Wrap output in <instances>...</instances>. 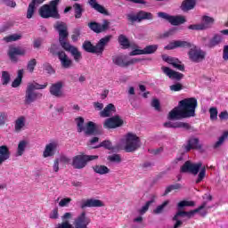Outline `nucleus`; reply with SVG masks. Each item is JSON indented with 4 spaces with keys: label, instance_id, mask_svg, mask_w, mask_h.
<instances>
[{
    "label": "nucleus",
    "instance_id": "obj_1",
    "mask_svg": "<svg viewBox=\"0 0 228 228\" xmlns=\"http://www.w3.org/2000/svg\"><path fill=\"white\" fill-rule=\"evenodd\" d=\"M197 106V100L193 97L180 101L178 107L172 110V119L181 120V118H191V117H195Z\"/></svg>",
    "mask_w": 228,
    "mask_h": 228
},
{
    "label": "nucleus",
    "instance_id": "obj_2",
    "mask_svg": "<svg viewBox=\"0 0 228 228\" xmlns=\"http://www.w3.org/2000/svg\"><path fill=\"white\" fill-rule=\"evenodd\" d=\"M54 28L59 32V42L62 49H64L65 51H68V53H70L75 61H77V63H79L83 56L81 55V52H79V50H77L76 46H72L69 42H67V38H69V31L67 30V24H65L64 22L59 21L55 23Z\"/></svg>",
    "mask_w": 228,
    "mask_h": 228
},
{
    "label": "nucleus",
    "instance_id": "obj_3",
    "mask_svg": "<svg viewBox=\"0 0 228 228\" xmlns=\"http://www.w3.org/2000/svg\"><path fill=\"white\" fill-rule=\"evenodd\" d=\"M142 147V141L140 137L134 133H127L120 140L118 149L125 151L126 152H134Z\"/></svg>",
    "mask_w": 228,
    "mask_h": 228
},
{
    "label": "nucleus",
    "instance_id": "obj_4",
    "mask_svg": "<svg viewBox=\"0 0 228 228\" xmlns=\"http://www.w3.org/2000/svg\"><path fill=\"white\" fill-rule=\"evenodd\" d=\"M202 209H209V207H207V203L204 202L202 205H200L198 208L194 210H191L189 212L179 210L175 216L173 217V220H175V224L173 228H179L181 225H183V221H181L180 218H193L197 213H200L201 216H206L208 215V212L206 210ZM201 211V212H200Z\"/></svg>",
    "mask_w": 228,
    "mask_h": 228
},
{
    "label": "nucleus",
    "instance_id": "obj_5",
    "mask_svg": "<svg viewBox=\"0 0 228 228\" xmlns=\"http://www.w3.org/2000/svg\"><path fill=\"white\" fill-rule=\"evenodd\" d=\"M111 40V36H106L102 38L96 45H92L91 42L86 41L83 44V49L86 51V53H93V54H97V56H101L102 53H104V47L110 43Z\"/></svg>",
    "mask_w": 228,
    "mask_h": 228
},
{
    "label": "nucleus",
    "instance_id": "obj_6",
    "mask_svg": "<svg viewBox=\"0 0 228 228\" xmlns=\"http://www.w3.org/2000/svg\"><path fill=\"white\" fill-rule=\"evenodd\" d=\"M45 88H47V83H45L44 85H40L36 82L28 84L25 96L27 104H31V102H35L37 99H40L42 97V94L37 93L35 90H44Z\"/></svg>",
    "mask_w": 228,
    "mask_h": 228
},
{
    "label": "nucleus",
    "instance_id": "obj_7",
    "mask_svg": "<svg viewBox=\"0 0 228 228\" xmlns=\"http://www.w3.org/2000/svg\"><path fill=\"white\" fill-rule=\"evenodd\" d=\"M60 0H52L50 4H45L39 8V15L42 19H59L60 14L58 13V4Z\"/></svg>",
    "mask_w": 228,
    "mask_h": 228
},
{
    "label": "nucleus",
    "instance_id": "obj_8",
    "mask_svg": "<svg viewBox=\"0 0 228 228\" xmlns=\"http://www.w3.org/2000/svg\"><path fill=\"white\" fill-rule=\"evenodd\" d=\"M58 51V45H53L50 48V53L52 54H57L58 58L61 61V67L64 69H69V67H72V60H70L65 52H57Z\"/></svg>",
    "mask_w": 228,
    "mask_h": 228
},
{
    "label": "nucleus",
    "instance_id": "obj_9",
    "mask_svg": "<svg viewBox=\"0 0 228 228\" xmlns=\"http://www.w3.org/2000/svg\"><path fill=\"white\" fill-rule=\"evenodd\" d=\"M213 22H215V19H213L209 16H203L202 23L190 25L189 28L196 30V31H200L202 29H208V28H211V26H213Z\"/></svg>",
    "mask_w": 228,
    "mask_h": 228
},
{
    "label": "nucleus",
    "instance_id": "obj_10",
    "mask_svg": "<svg viewBox=\"0 0 228 228\" xmlns=\"http://www.w3.org/2000/svg\"><path fill=\"white\" fill-rule=\"evenodd\" d=\"M200 168H202V162L191 163L190 161H186L181 167V172H189L190 174H192V175H197Z\"/></svg>",
    "mask_w": 228,
    "mask_h": 228
},
{
    "label": "nucleus",
    "instance_id": "obj_11",
    "mask_svg": "<svg viewBox=\"0 0 228 228\" xmlns=\"http://www.w3.org/2000/svg\"><path fill=\"white\" fill-rule=\"evenodd\" d=\"M92 219L86 216V212L80 213L74 221L75 228H88Z\"/></svg>",
    "mask_w": 228,
    "mask_h": 228
},
{
    "label": "nucleus",
    "instance_id": "obj_12",
    "mask_svg": "<svg viewBox=\"0 0 228 228\" xmlns=\"http://www.w3.org/2000/svg\"><path fill=\"white\" fill-rule=\"evenodd\" d=\"M63 86L64 84L62 81H58L53 83L49 87L50 95L56 97L57 99H61L63 97Z\"/></svg>",
    "mask_w": 228,
    "mask_h": 228
},
{
    "label": "nucleus",
    "instance_id": "obj_13",
    "mask_svg": "<svg viewBox=\"0 0 228 228\" xmlns=\"http://www.w3.org/2000/svg\"><path fill=\"white\" fill-rule=\"evenodd\" d=\"M189 58L194 63H200L206 58V52L197 47L191 48L189 51Z\"/></svg>",
    "mask_w": 228,
    "mask_h": 228
},
{
    "label": "nucleus",
    "instance_id": "obj_14",
    "mask_svg": "<svg viewBox=\"0 0 228 228\" xmlns=\"http://www.w3.org/2000/svg\"><path fill=\"white\" fill-rule=\"evenodd\" d=\"M127 19L130 22H140L143 20H152V13L141 11L137 14H128Z\"/></svg>",
    "mask_w": 228,
    "mask_h": 228
},
{
    "label": "nucleus",
    "instance_id": "obj_15",
    "mask_svg": "<svg viewBox=\"0 0 228 228\" xmlns=\"http://www.w3.org/2000/svg\"><path fill=\"white\" fill-rule=\"evenodd\" d=\"M26 48L22 47H10L8 51V56L12 61H18L17 56H26Z\"/></svg>",
    "mask_w": 228,
    "mask_h": 228
},
{
    "label": "nucleus",
    "instance_id": "obj_16",
    "mask_svg": "<svg viewBox=\"0 0 228 228\" xmlns=\"http://www.w3.org/2000/svg\"><path fill=\"white\" fill-rule=\"evenodd\" d=\"M124 124V121L120 117L115 116L110 118H107L103 124L106 129H115L117 127H120Z\"/></svg>",
    "mask_w": 228,
    "mask_h": 228
},
{
    "label": "nucleus",
    "instance_id": "obj_17",
    "mask_svg": "<svg viewBox=\"0 0 228 228\" xmlns=\"http://www.w3.org/2000/svg\"><path fill=\"white\" fill-rule=\"evenodd\" d=\"M112 61L118 67H129V65H133L134 63L133 60H127L126 55H114Z\"/></svg>",
    "mask_w": 228,
    "mask_h": 228
},
{
    "label": "nucleus",
    "instance_id": "obj_18",
    "mask_svg": "<svg viewBox=\"0 0 228 228\" xmlns=\"http://www.w3.org/2000/svg\"><path fill=\"white\" fill-rule=\"evenodd\" d=\"M102 206H104V203L96 199L82 200L80 202L82 209H85V208H102Z\"/></svg>",
    "mask_w": 228,
    "mask_h": 228
},
{
    "label": "nucleus",
    "instance_id": "obj_19",
    "mask_svg": "<svg viewBox=\"0 0 228 228\" xmlns=\"http://www.w3.org/2000/svg\"><path fill=\"white\" fill-rule=\"evenodd\" d=\"M58 149L57 142H51L47 143L43 151V158H53L56 154V150Z\"/></svg>",
    "mask_w": 228,
    "mask_h": 228
},
{
    "label": "nucleus",
    "instance_id": "obj_20",
    "mask_svg": "<svg viewBox=\"0 0 228 228\" xmlns=\"http://www.w3.org/2000/svg\"><path fill=\"white\" fill-rule=\"evenodd\" d=\"M158 51V45H148L144 49H135L130 53V56H137L138 54H153Z\"/></svg>",
    "mask_w": 228,
    "mask_h": 228
},
{
    "label": "nucleus",
    "instance_id": "obj_21",
    "mask_svg": "<svg viewBox=\"0 0 228 228\" xmlns=\"http://www.w3.org/2000/svg\"><path fill=\"white\" fill-rule=\"evenodd\" d=\"M88 26L92 31H94V33H102V31H106V29L110 28V22L105 20L102 24H99L94 21L90 22Z\"/></svg>",
    "mask_w": 228,
    "mask_h": 228
},
{
    "label": "nucleus",
    "instance_id": "obj_22",
    "mask_svg": "<svg viewBox=\"0 0 228 228\" xmlns=\"http://www.w3.org/2000/svg\"><path fill=\"white\" fill-rule=\"evenodd\" d=\"M72 167L77 169L85 168L86 167L85 154H80L73 157Z\"/></svg>",
    "mask_w": 228,
    "mask_h": 228
},
{
    "label": "nucleus",
    "instance_id": "obj_23",
    "mask_svg": "<svg viewBox=\"0 0 228 228\" xmlns=\"http://www.w3.org/2000/svg\"><path fill=\"white\" fill-rule=\"evenodd\" d=\"M115 111H117L115 105H113V103H109L102 110H101L100 116L106 118L107 117H111Z\"/></svg>",
    "mask_w": 228,
    "mask_h": 228
},
{
    "label": "nucleus",
    "instance_id": "obj_24",
    "mask_svg": "<svg viewBox=\"0 0 228 228\" xmlns=\"http://www.w3.org/2000/svg\"><path fill=\"white\" fill-rule=\"evenodd\" d=\"M10 149H8L6 145L0 146V167L4 161L10 159Z\"/></svg>",
    "mask_w": 228,
    "mask_h": 228
},
{
    "label": "nucleus",
    "instance_id": "obj_25",
    "mask_svg": "<svg viewBox=\"0 0 228 228\" xmlns=\"http://www.w3.org/2000/svg\"><path fill=\"white\" fill-rule=\"evenodd\" d=\"M26 126V117L20 116L14 121V131L15 133H20Z\"/></svg>",
    "mask_w": 228,
    "mask_h": 228
},
{
    "label": "nucleus",
    "instance_id": "obj_26",
    "mask_svg": "<svg viewBox=\"0 0 228 228\" xmlns=\"http://www.w3.org/2000/svg\"><path fill=\"white\" fill-rule=\"evenodd\" d=\"M28 142L26 140H21L19 142L15 153L16 158H20V156H24V152H26V149H28Z\"/></svg>",
    "mask_w": 228,
    "mask_h": 228
},
{
    "label": "nucleus",
    "instance_id": "obj_27",
    "mask_svg": "<svg viewBox=\"0 0 228 228\" xmlns=\"http://www.w3.org/2000/svg\"><path fill=\"white\" fill-rule=\"evenodd\" d=\"M179 47L183 49H190V47H191V43L183 40H175L172 42V49H177Z\"/></svg>",
    "mask_w": 228,
    "mask_h": 228
},
{
    "label": "nucleus",
    "instance_id": "obj_28",
    "mask_svg": "<svg viewBox=\"0 0 228 228\" xmlns=\"http://www.w3.org/2000/svg\"><path fill=\"white\" fill-rule=\"evenodd\" d=\"M195 4H197V0H184L181 8L183 12H190V10H193L195 8Z\"/></svg>",
    "mask_w": 228,
    "mask_h": 228
},
{
    "label": "nucleus",
    "instance_id": "obj_29",
    "mask_svg": "<svg viewBox=\"0 0 228 228\" xmlns=\"http://www.w3.org/2000/svg\"><path fill=\"white\" fill-rule=\"evenodd\" d=\"M93 170L95 174H99V175H105V174H110V168L103 165H95L93 167Z\"/></svg>",
    "mask_w": 228,
    "mask_h": 228
},
{
    "label": "nucleus",
    "instance_id": "obj_30",
    "mask_svg": "<svg viewBox=\"0 0 228 228\" xmlns=\"http://www.w3.org/2000/svg\"><path fill=\"white\" fill-rule=\"evenodd\" d=\"M200 144L199 143V139L192 138L188 141L187 145L185 146V151L189 152L191 149H200Z\"/></svg>",
    "mask_w": 228,
    "mask_h": 228
},
{
    "label": "nucleus",
    "instance_id": "obj_31",
    "mask_svg": "<svg viewBox=\"0 0 228 228\" xmlns=\"http://www.w3.org/2000/svg\"><path fill=\"white\" fill-rule=\"evenodd\" d=\"M22 76H24V69H19L18 77L12 83V88H18V86H20V84L22 83Z\"/></svg>",
    "mask_w": 228,
    "mask_h": 228
},
{
    "label": "nucleus",
    "instance_id": "obj_32",
    "mask_svg": "<svg viewBox=\"0 0 228 228\" xmlns=\"http://www.w3.org/2000/svg\"><path fill=\"white\" fill-rule=\"evenodd\" d=\"M172 67L176 70L184 72V64L181 61H179V59L177 58H172Z\"/></svg>",
    "mask_w": 228,
    "mask_h": 228
},
{
    "label": "nucleus",
    "instance_id": "obj_33",
    "mask_svg": "<svg viewBox=\"0 0 228 228\" xmlns=\"http://www.w3.org/2000/svg\"><path fill=\"white\" fill-rule=\"evenodd\" d=\"M89 4L96 10V12H99L100 13H106V9L102 7V5L99 4L97 1L95 0H89Z\"/></svg>",
    "mask_w": 228,
    "mask_h": 228
},
{
    "label": "nucleus",
    "instance_id": "obj_34",
    "mask_svg": "<svg viewBox=\"0 0 228 228\" xmlns=\"http://www.w3.org/2000/svg\"><path fill=\"white\" fill-rule=\"evenodd\" d=\"M96 126L94 122L89 121L84 128L86 134H94L95 133Z\"/></svg>",
    "mask_w": 228,
    "mask_h": 228
},
{
    "label": "nucleus",
    "instance_id": "obj_35",
    "mask_svg": "<svg viewBox=\"0 0 228 228\" xmlns=\"http://www.w3.org/2000/svg\"><path fill=\"white\" fill-rule=\"evenodd\" d=\"M22 38V34H12L4 37V42L7 44L10 42H17V40H20Z\"/></svg>",
    "mask_w": 228,
    "mask_h": 228
},
{
    "label": "nucleus",
    "instance_id": "obj_36",
    "mask_svg": "<svg viewBox=\"0 0 228 228\" xmlns=\"http://www.w3.org/2000/svg\"><path fill=\"white\" fill-rule=\"evenodd\" d=\"M170 204V200L164 201L161 205L158 206L154 210V215H161L163 211H165V208H167Z\"/></svg>",
    "mask_w": 228,
    "mask_h": 228
},
{
    "label": "nucleus",
    "instance_id": "obj_37",
    "mask_svg": "<svg viewBox=\"0 0 228 228\" xmlns=\"http://www.w3.org/2000/svg\"><path fill=\"white\" fill-rule=\"evenodd\" d=\"M193 206H195V202L188 200H182L177 204L178 210H181L183 208H193Z\"/></svg>",
    "mask_w": 228,
    "mask_h": 228
},
{
    "label": "nucleus",
    "instance_id": "obj_38",
    "mask_svg": "<svg viewBox=\"0 0 228 228\" xmlns=\"http://www.w3.org/2000/svg\"><path fill=\"white\" fill-rule=\"evenodd\" d=\"M75 122L77 124V131L78 133H83V131H85V118H77L75 119Z\"/></svg>",
    "mask_w": 228,
    "mask_h": 228
},
{
    "label": "nucleus",
    "instance_id": "obj_39",
    "mask_svg": "<svg viewBox=\"0 0 228 228\" xmlns=\"http://www.w3.org/2000/svg\"><path fill=\"white\" fill-rule=\"evenodd\" d=\"M186 20L183 16H172V25L179 26V24H184Z\"/></svg>",
    "mask_w": 228,
    "mask_h": 228
},
{
    "label": "nucleus",
    "instance_id": "obj_40",
    "mask_svg": "<svg viewBox=\"0 0 228 228\" xmlns=\"http://www.w3.org/2000/svg\"><path fill=\"white\" fill-rule=\"evenodd\" d=\"M224 38L220 35H216L209 42L208 45L209 47H215L216 45H218L222 42Z\"/></svg>",
    "mask_w": 228,
    "mask_h": 228
},
{
    "label": "nucleus",
    "instance_id": "obj_41",
    "mask_svg": "<svg viewBox=\"0 0 228 228\" xmlns=\"http://www.w3.org/2000/svg\"><path fill=\"white\" fill-rule=\"evenodd\" d=\"M228 138V132H224L222 136L219 137L218 141L214 144V149H218Z\"/></svg>",
    "mask_w": 228,
    "mask_h": 228
},
{
    "label": "nucleus",
    "instance_id": "obj_42",
    "mask_svg": "<svg viewBox=\"0 0 228 228\" xmlns=\"http://www.w3.org/2000/svg\"><path fill=\"white\" fill-rule=\"evenodd\" d=\"M118 43L120 45H122V47H124V49H127V47H129V39H127V37L124 35H120L118 37Z\"/></svg>",
    "mask_w": 228,
    "mask_h": 228
},
{
    "label": "nucleus",
    "instance_id": "obj_43",
    "mask_svg": "<svg viewBox=\"0 0 228 228\" xmlns=\"http://www.w3.org/2000/svg\"><path fill=\"white\" fill-rule=\"evenodd\" d=\"M71 202H72L71 198H69V197L62 198L59 201V208H69Z\"/></svg>",
    "mask_w": 228,
    "mask_h": 228
},
{
    "label": "nucleus",
    "instance_id": "obj_44",
    "mask_svg": "<svg viewBox=\"0 0 228 228\" xmlns=\"http://www.w3.org/2000/svg\"><path fill=\"white\" fill-rule=\"evenodd\" d=\"M172 127H180L188 131V129H191V126H190L189 123L184 122H173Z\"/></svg>",
    "mask_w": 228,
    "mask_h": 228
},
{
    "label": "nucleus",
    "instance_id": "obj_45",
    "mask_svg": "<svg viewBox=\"0 0 228 228\" xmlns=\"http://www.w3.org/2000/svg\"><path fill=\"white\" fill-rule=\"evenodd\" d=\"M12 77L10 76V73L8 71H3L2 72V85H8L10 83Z\"/></svg>",
    "mask_w": 228,
    "mask_h": 228
},
{
    "label": "nucleus",
    "instance_id": "obj_46",
    "mask_svg": "<svg viewBox=\"0 0 228 228\" xmlns=\"http://www.w3.org/2000/svg\"><path fill=\"white\" fill-rule=\"evenodd\" d=\"M37 6L34 5L33 4H29L28 10H27V19H32L33 15H35V10H36Z\"/></svg>",
    "mask_w": 228,
    "mask_h": 228
},
{
    "label": "nucleus",
    "instance_id": "obj_47",
    "mask_svg": "<svg viewBox=\"0 0 228 228\" xmlns=\"http://www.w3.org/2000/svg\"><path fill=\"white\" fill-rule=\"evenodd\" d=\"M151 106L155 110V111H161V102H159V100L156 98L152 99Z\"/></svg>",
    "mask_w": 228,
    "mask_h": 228
},
{
    "label": "nucleus",
    "instance_id": "obj_48",
    "mask_svg": "<svg viewBox=\"0 0 228 228\" xmlns=\"http://www.w3.org/2000/svg\"><path fill=\"white\" fill-rule=\"evenodd\" d=\"M73 8L75 9L76 19H81V13H83V9L81 8V5L79 4H75L73 5Z\"/></svg>",
    "mask_w": 228,
    "mask_h": 228
},
{
    "label": "nucleus",
    "instance_id": "obj_49",
    "mask_svg": "<svg viewBox=\"0 0 228 228\" xmlns=\"http://www.w3.org/2000/svg\"><path fill=\"white\" fill-rule=\"evenodd\" d=\"M183 77H184L183 73L172 70V81H181Z\"/></svg>",
    "mask_w": 228,
    "mask_h": 228
},
{
    "label": "nucleus",
    "instance_id": "obj_50",
    "mask_svg": "<svg viewBox=\"0 0 228 228\" xmlns=\"http://www.w3.org/2000/svg\"><path fill=\"white\" fill-rule=\"evenodd\" d=\"M35 67H37V60L32 59L28 62L27 70L30 73H33V71L35 70Z\"/></svg>",
    "mask_w": 228,
    "mask_h": 228
},
{
    "label": "nucleus",
    "instance_id": "obj_51",
    "mask_svg": "<svg viewBox=\"0 0 228 228\" xmlns=\"http://www.w3.org/2000/svg\"><path fill=\"white\" fill-rule=\"evenodd\" d=\"M210 120H217L218 118V110L215 107L209 109Z\"/></svg>",
    "mask_w": 228,
    "mask_h": 228
},
{
    "label": "nucleus",
    "instance_id": "obj_52",
    "mask_svg": "<svg viewBox=\"0 0 228 228\" xmlns=\"http://www.w3.org/2000/svg\"><path fill=\"white\" fill-rule=\"evenodd\" d=\"M151 204H152V201H147L144 206H142L139 210V215H145L146 211H149V208H151Z\"/></svg>",
    "mask_w": 228,
    "mask_h": 228
},
{
    "label": "nucleus",
    "instance_id": "obj_53",
    "mask_svg": "<svg viewBox=\"0 0 228 228\" xmlns=\"http://www.w3.org/2000/svg\"><path fill=\"white\" fill-rule=\"evenodd\" d=\"M157 15L160 19H164V20H167V22H170V24H172V16L169 15L168 13H167V12H158Z\"/></svg>",
    "mask_w": 228,
    "mask_h": 228
},
{
    "label": "nucleus",
    "instance_id": "obj_54",
    "mask_svg": "<svg viewBox=\"0 0 228 228\" xmlns=\"http://www.w3.org/2000/svg\"><path fill=\"white\" fill-rule=\"evenodd\" d=\"M206 177V167H202L198 175V178L196 180V184H199L201 181Z\"/></svg>",
    "mask_w": 228,
    "mask_h": 228
},
{
    "label": "nucleus",
    "instance_id": "obj_55",
    "mask_svg": "<svg viewBox=\"0 0 228 228\" xmlns=\"http://www.w3.org/2000/svg\"><path fill=\"white\" fill-rule=\"evenodd\" d=\"M97 147H104L105 149L111 151V149H113V144H111L110 141H103L99 145H97Z\"/></svg>",
    "mask_w": 228,
    "mask_h": 228
},
{
    "label": "nucleus",
    "instance_id": "obj_56",
    "mask_svg": "<svg viewBox=\"0 0 228 228\" xmlns=\"http://www.w3.org/2000/svg\"><path fill=\"white\" fill-rule=\"evenodd\" d=\"M49 218H51V220H58L60 218V214L58 213V208H53L50 212Z\"/></svg>",
    "mask_w": 228,
    "mask_h": 228
},
{
    "label": "nucleus",
    "instance_id": "obj_57",
    "mask_svg": "<svg viewBox=\"0 0 228 228\" xmlns=\"http://www.w3.org/2000/svg\"><path fill=\"white\" fill-rule=\"evenodd\" d=\"M55 228H74V226L69 223V221H64L61 224H58Z\"/></svg>",
    "mask_w": 228,
    "mask_h": 228
},
{
    "label": "nucleus",
    "instance_id": "obj_58",
    "mask_svg": "<svg viewBox=\"0 0 228 228\" xmlns=\"http://www.w3.org/2000/svg\"><path fill=\"white\" fill-rule=\"evenodd\" d=\"M7 118H8V114L4 112L0 113V126H4V124H6Z\"/></svg>",
    "mask_w": 228,
    "mask_h": 228
},
{
    "label": "nucleus",
    "instance_id": "obj_59",
    "mask_svg": "<svg viewBox=\"0 0 228 228\" xmlns=\"http://www.w3.org/2000/svg\"><path fill=\"white\" fill-rule=\"evenodd\" d=\"M183 90V84L181 83H176L172 85V91L173 92H181Z\"/></svg>",
    "mask_w": 228,
    "mask_h": 228
},
{
    "label": "nucleus",
    "instance_id": "obj_60",
    "mask_svg": "<svg viewBox=\"0 0 228 228\" xmlns=\"http://www.w3.org/2000/svg\"><path fill=\"white\" fill-rule=\"evenodd\" d=\"M161 69L167 77L172 78V69L170 68L163 66Z\"/></svg>",
    "mask_w": 228,
    "mask_h": 228
},
{
    "label": "nucleus",
    "instance_id": "obj_61",
    "mask_svg": "<svg viewBox=\"0 0 228 228\" xmlns=\"http://www.w3.org/2000/svg\"><path fill=\"white\" fill-rule=\"evenodd\" d=\"M2 2L11 8H15V6H17V4L13 0H2Z\"/></svg>",
    "mask_w": 228,
    "mask_h": 228
},
{
    "label": "nucleus",
    "instance_id": "obj_62",
    "mask_svg": "<svg viewBox=\"0 0 228 228\" xmlns=\"http://www.w3.org/2000/svg\"><path fill=\"white\" fill-rule=\"evenodd\" d=\"M53 172H59L60 171V159H56L53 161Z\"/></svg>",
    "mask_w": 228,
    "mask_h": 228
},
{
    "label": "nucleus",
    "instance_id": "obj_63",
    "mask_svg": "<svg viewBox=\"0 0 228 228\" xmlns=\"http://www.w3.org/2000/svg\"><path fill=\"white\" fill-rule=\"evenodd\" d=\"M110 161H114L115 163H120V155L114 154L109 157Z\"/></svg>",
    "mask_w": 228,
    "mask_h": 228
},
{
    "label": "nucleus",
    "instance_id": "obj_64",
    "mask_svg": "<svg viewBox=\"0 0 228 228\" xmlns=\"http://www.w3.org/2000/svg\"><path fill=\"white\" fill-rule=\"evenodd\" d=\"M224 60H228V45H224L223 53Z\"/></svg>",
    "mask_w": 228,
    "mask_h": 228
}]
</instances>
